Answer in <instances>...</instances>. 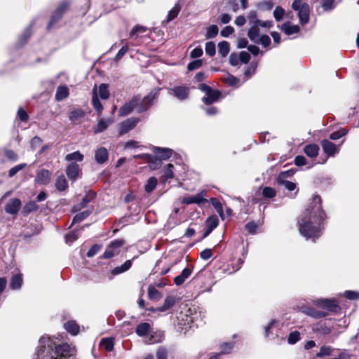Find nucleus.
Listing matches in <instances>:
<instances>
[{"instance_id":"obj_1","label":"nucleus","mask_w":359,"mask_h":359,"mask_svg":"<svg viewBox=\"0 0 359 359\" xmlns=\"http://www.w3.org/2000/svg\"><path fill=\"white\" fill-rule=\"evenodd\" d=\"M325 219L326 215L322 208L321 198L320 196L315 195L298 222L300 234L306 240L311 239L316 242L322 233L321 224Z\"/></svg>"},{"instance_id":"obj_2","label":"nucleus","mask_w":359,"mask_h":359,"mask_svg":"<svg viewBox=\"0 0 359 359\" xmlns=\"http://www.w3.org/2000/svg\"><path fill=\"white\" fill-rule=\"evenodd\" d=\"M34 359H73L74 346L67 343L57 345L54 339L42 337Z\"/></svg>"},{"instance_id":"obj_3","label":"nucleus","mask_w":359,"mask_h":359,"mask_svg":"<svg viewBox=\"0 0 359 359\" xmlns=\"http://www.w3.org/2000/svg\"><path fill=\"white\" fill-rule=\"evenodd\" d=\"M292 8L298 11L299 22L304 25L309 22L310 18V8L308 4L302 2L301 0H294L292 4Z\"/></svg>"},{"instance_id":"obj_4","label":"nucleus","mask_w":359,"mask_h":359,"mask_svg":"<svg viewBox=\"0 0 359 359\" xmlns=\"http://www.w3.org/2000/svg\"><path fill=\"white\" fill-rule=\"evenodd\" d=\"M159 88H154L142 100L140 99L136 106L137 111L138 113H142L147 111L158 98L159 95Z\"/></svg>"},{"instance_id":"obj_5","label":"nucleus","mask_w":359,"mask_h":359,"mask_svg":"<svg viewBox=\"0 0 359 359\" xmlns=\"http://www.w3.org/2000/svg\"><path fill=\"white\" fill-rule=\"evenodd\" d=\"M126 243V242L123 238H118L112 241L106 247L102 257L104 259H110L119 255Z\"/></svg>"},{"instance_id":"obj_6","label":"nucleus","mask_w":359,"mask_h":359,"mask_svg":"<svg viewBox=\"0 0 359 359\" xmlns=\"http://www.w3.org/2000/svg\"><path fill=\"white\" fill-rule=\"evenodd\" d=\"M207 196V191L205 190L201 191L200 193L194 196H185L182 198H180L178 201L182 204L190 205L197 204L199 206L203 205L208 203V201L205 198Z\"/></svg>"},{"instance_id":"obj_7","label":"nucleus","mask_w":359,"mask_h":359,"mask_svg":"<svg viewBox=\"0 0 359 359\" xmlns=\"http://www.w3.org/2000/svg\"><path fill=\"white\" fill-rule=\"evenodd\" d=\"M191 311L187 309L185 312H180L177 316V325L181 328L182 331L187 332V328L191 327V324L194 321V318L190 316Z\"/></svg>"},{"instance_id":"obj_8","label":"nucleus","mask_w":359,"mask_h":359,"mask_svg":"<svg viewBox=\"0 0 359 359\" xmlns=\"http://www.w3.org/2000/svg\"><path fill=\"white\" fill-rule=\"evenodd\" d=\"M69 5V3L67 1L61 2L51 16V19L48 25V29H50L54 23L57 22L62 18V15L67 10Z\"/></svg>"},{"instance_id":"obj_9","label":"nucleus","mask_w":359,"mask_h":359,"mask_svg":"<svg viewBox=\"0 0 359 359\" xmlns=\"http://www.w3.org/2000/svg\"><path fill=\"white\" fill-rule=\"evenodd\" d=\"M140 100V97L139 95L135 96L132 98V100L124 104L122 107H120L118 110V114L121 116H125L130 114L133 110L136 108V106L138 102Z\"/></svg>"},{"instance_id":"obj_10","label":"nucleus","mask_w":359,"mask_h":359,"mask_svg":"<svg viewBox=\"0 0 359 359\" xmlns=\"http://www.w3.org/2000/svg\"><path fill=\"white\" fill-rule=\"evenodd\" d=\"M169 93L180 100H184L188 98L189 95V88L184 86H176L169 90Z\"/></svg>"},{"instance_id":"obj_11","label":"nucleus","mask_w":359,"mask_h":359,"mask_svg":"<svg viewBox=\"0 0 359 359\" xmlns=\"http://www.w3.org/2000/svg\"><path fill=\"white\" fill-rule=\"evenodd\" d=\"M138 122L139 118L135 117L129 118L125 120L119 125V133L123 135L128 133L129 130L135 128Z\"/></svg>"},{"instance_id":"obj_12","label":"nucleus","mask_w":359,"mask_h":359,"mask_svg":"<svg viewBox=\"0 0 359 359\" xmlns=\"http://www.w3.org/2000/svg\"><path fill=\"white\" fill-rule=\"evenodd\" d=\"M247 18L248 19L250 25L258 23L259 25H262V27H264V28H270L273 25L272 21H269V20L263 21V20H259L257 18V14L255 11H250L248 13Z\"/></svg>"},{"instance_id":"obj_13","label":"nucleus","mask_w":359,"mask_h":359,"mask_svg":"<svg viewBox=\"0 0 359 359\" xmlns=\"http://www.w3.org/2000/svg\"><path fill=\"white\" fill-rule=\"evenodd\" d=\"M315 304L332 311H335L339 307L334 299H319L315 302Z\"/></svg>"},{"instance_id":"obj_14","label":"nucleus","mask_w":359,"mask_h":359,"mask_svg":"<svg viewBox=\"0 0 359 359\" xmlns=\"http://www.w3.org/2000/svg\"><path fill=\"white\" fill-rule=\"evenodd\" d=\"M95 196L96 194L94 191H88L82 198V201L74 206L73 210L74 212L81 211L82 209L86 208L88 203L91 202L95 198Z\"/></svg>"},{"instance_id":"obj_15","label":"nucleus","mask_w":359,"mask_h":359,"mask_svg":"<svg viewBox=\"0 0 359 359\" xmlns=\"http://www.w3.org/2000/svg\"><path fill=\"white\" fill-rule=\"evenodd\" d=\"M51 172L46 169H41L36 172L35 182L40 184H47L51 179Z\"/></svg>"},{"instance_id":"obj_16","label":"nucleus","mask_w":359,"mask_h":359,"mask_svg":"<svg viewBox=\"0 0 359 359\" xmlns=\"http://www.w3.org/2000/svg\"><path fill=\"white\" fill-rule=\"evenodd\" d=\"M21 201L18 198L11 199L5 207V211L11 215L17 214L20 209Z\"/></svg>"},{"instance_id":"obj_17","label":"nucleus","mask_w":359,"mask_h":359,"mask_svg":"<svg viewBox=\"0 0 359 359\" xmlns=\"http://www.w3.org/2000/svg\"><path fill=\"white\" fill-rule=\"evenodd\" d=\"M302 313L311 316L314 318H320L326 316L327 313L324 311L316 310L313 308L309 307L307 306H302L300 308Z\"/></svg>"},{"instance_id":"obj_18","label":"nucleus","mask_w":359,"mask_h":359,"mask_svg":"<svg viewBox=\"0 0 359 359\" xmlns=\"http://www.w3.org/2000/svg\"><path fill=\"white\" fill-rule=\"evenodd\" d=\"M109 157L108 150L103 147L97 149L95 153V160L99 164L104 163Z\"/></svg>"},{"instance_id":"obj_19","label":"nucleus","mask_w":359,"mask_h":359,"mask_svg":"<svg viewBox=\"0 0 359 359\" xmlns=\"http://www.w3.org/2000/svg\"><path fill=\"white\" fill-rule=\"evenodd\" d=\"M66 173L69 180H76L80 174L79 165L76 163H71L67 168Z\"/></svg>"},{"instance_id":"obj_20","label":"nucleus","mask_w":359,"mask_h":359,"mask_svg":"<svg viewBox=\"0 0 359 359\" xmlns=\"http://www.w3.org/2000/svg\"><path fill=\"white\" fill-rule=\"evenodd\" d=\"M321 145L324 152L328 156H334L338 152V147L329 140H324L321 142Z\"/></svg>"},{"instance_id":"obj_21","label":"nucleus","mask_w":359,"mask_h":359,"mask_svg":"<svg viewBox=\"0 0 359 359\" xmlns=\"http://www.w3.org/2000/svg\"><path fill=\"white\" fill-rule=\"evenodd\" d=\"M250 25V27L248 32V36L251 41L257 42V39L260 36L259 27H262V25L257 23V24H252Z\"/></svg>"},{"instance_id":"obj_22","label":"nucleus","mask_w":359,"mask_h":359,"mask_svg":"<svg viewBox=\"0 0 359 359\" xmlns=\"http://www.w3.org/2000/svg\"><path fill=\"white\" fill-rule=\"evenodd\" d=\"M281 30L287 35H292L299 32L300 28L297 25H292L287 22L281 25Z\"/></svg>"},{"instance_id":"obj_23","label":"nucleus","mask_w":359,"mask_h":359,"mask_svg":"<svg viewBox=\"0 0 359 359\" xmlns=\"http://www.w3.org/2000/svg\"><path fill=\"white\" fill-rule=\"evenodd\" d=\"M221 95V93L217 90H212L210 93L207 94L203 98V102L208 105L218 100Z\"/></svg>"},{"instance_id":"obj_24","label":"nucleus","mask_w":359,"mask_h":359,"mask_svg":"<svg viewBox=\"0 0 359 359\" xmlns=\"http://www.w3.org/2000/svg\"><path fill=\"white\" fill-rule=\"evenodd\" d=\"M176 297L174 296H168L165 299L163 306L156 308V310L159 312H164L171 309L176 303Z\"/></svg>"},{"instance_id":"obj_25","label":"nucleus","mask_w":359,"mask_h":359,"mask_svg":"<svg viewBox=\"0 0 359 359\" xmlns=\"http://www.w3.org/2000/svg\"><path fill=\"white\" fill-rule=\"evenodd\" d=\"M92 104L94 109L97 111L98 115L100 116L103 110V107L98 98L97 92L95 87H94L93 89Z\"/></svg>"},{"instance_id":"obj_26","label":"nucleus","mask_w":359,"mask_h":359,"mask_svg":"<svg viewBox=\"0 0 359 359\" xmlns=\"http://www.w3.org/2000/svg\"><path fill=\"white\" fill-rule=\"evenodd\" d=\"M112 118L100 119L96 126L94 128L95 133H100L107 128V127L113 123Z\"/></svg>"},{"instance_id":"obj_27","label":"nucleus","mask_w":359,"mask_h":359,"mask_svg":"<svg viewBox=\"0 0 359 359\" xmlns=\"http://www.w3.org/2000/svg\"><path fill=\"white\" fill-rule=\"evenodd\" d=\"M191 269L189 268H185L182 270L181 273L174 278V283L177 285H180L184 283L187 278L191 274Z\"/></svg>"},{"instance_id":"obj_28","label":"nucleus","mask_w":359,"mask_h":359,"mask_svg":"<svg viewBox=\"0 0 359 359\" xmlns=\"http://www.w3.org/2000/svg\"><path fill=\"white\" fill-rule=\"evenodd\" d=\"M154 151L163 160L168 159L172 154V150L168 148L154 147Z\"/></svg>"},{"instance_id":"obj_29","label":"nucleus","mask_w":359,"mask_h":359,"mask_svg":"<svg viewBox=\"0 0 359 359\" xmlns=\"http://www.w3.org/2000/svg\"><path fill=\"white\" fill-rule=\"evenodd\" d=\"M304 151L307 156L311 158H316L318 154L319 147L316 144H308L305 146Z\"/></svg>"},{"instance_id":"obj_30","label":"nucleus","mask_w":359,"mask_h":359,"mask_svg":"<svg viewBox=\"0 0 359 359\" xmlns=\"http://www.w3.org/2000/svg\"><path fill=\"white\" fill-rule=\"evenodd\" d=\"M132 266V260H126L123 264L119 266L115 267L111 271V274L114 276H116L124 273L129 270Z\"/></svg>"},{"instance_id":"obj_31","label":"nucleus","mask_w":359,"mask_h":359,"mask_svg":"<svg viewBox=\"0 0 359 359\" xmlns=\"http://www.w3.org/2000/svg\"><path fill=\"white\" fill-rule=\"evenodd\" d=\"M69 95V89L66 86H60L57 88L55 93V100L62 101Z\"/></svg>"},{"instance_id":"obj_32","label":"nucleus","mask_w":359,"mask_h":359,"mask_svg":"<svg viewBox=\"0 0 359 359\" xmlns=\"http://www.w3.org/2000/svg\"><path fill=\"white\" fill-rule=\"evenodd\" d=\"M151 329V325L148 323H142L139 324L136 327V334L139 337H144L147 335Z\"/></svg>"},{"instance_id":"obj_33","label":"nucleus","mask_w":359,"mask_h":359,"mask_svg":"<svg viewBox=\"0 0 359 359\" xmlns=\"http://www.w3.org/2000/svg\"><path fill=\"white\" fill-rule=\"evenodd\" d=\"M65 330L72 335H76L79 332V326L74 320H69L65 323Z\"/></svg>"},{"instance_id":"obj_34","label":"nucleus","mask_w":359,"mask_h":359,"mask_svg":"<svg viewBox=\"0 0 359 359\" xmlns=\"http://www.w3.org/2000/svg\"><path fill=\"white\" fill-rule=\"evenodd\" d=\"M22 284V275L18 273L12 276L10 283V287L13 290H18L21 287Z\"/></svg>"},{"instance_id":"obj_35","label":"nucleus","mask_w":359,"mask_h":359,"mask_svg":"<svg viewBox=\"0 0 359 359\" xmlns=\"http://www.w3.org/2000/svg\"><path fill=\"white\" fill-rule=\"evenodd\" d=\"M163 337L164 336L162 332H156L150 334L147 343L149 344L160 343L163 340Z\"/></svg>"},{"instance_id":"obj_36","label":"nucleus","mask_w":359,"mask_h":359,"mask_svg":"<svg viewBox=\"0 0 359 359\" xmlns=\"http://www.w3.org/2000/svg\"><path fill=\"white\" fill-rule=\"evenodd\" d=\"M210 203L212 205V206L215 208L217 213L219 215L222 219H224V213L223 211V207L222 203L219 202V201L217 198H211L210 199Z\"/></svg>"},{"instance_id":"obj_37","label":"nucleus","mask_w":359,"mask_h":359,"mask_svg":"<svg viewBox=\"0 0 359 359\" xmlns=\"http://www.w3.org/2000/svg\"><path fill=\"white\" fill-rule=\"evenodd\" d=\"M285 175V174L283 172L280 175L278 178V183L283 185L288 191H294L297 188L296 184L292 182L282 180V177H284Z\"/></svg>"},{"instance_id":"obj_38","label":"nucleus","mask_w":359,"mask_h":359,"mask_svg":"<svg viewBox=\"0 0 359 359\" xmlns=\"http://www.w3.org/2000/svg\"><path fill=\"white\" fill-rule=\"evenodd\" d=\"M173 168L174 166L171 163L168 164L166 167L164 168L163 174V180L164 182H166L174 177Z\"/></svg>"},{"instance_id":"obj_39","label":"nucleus","mask_w":359,"mask_h":359,"mask_svg":"<svg viewBox=\"0 0 359 359\" xmlns=\"http://www.w3.org/2000/svg\"><path fill=\"white\" fill-rule=\"evenodd\" d=\"M219 53L222 57H226L230 50L229 43L227 41H223L218 43Z\"/></svg>"},{"instance_id":"obj_40","label":"nucleus","mask_w":359,"mask_h":359,"mask_svg":"<svg viewBox=\"0 0 359 359\" xmlns=\"http://www.w3.org/2000/svg\"><path fill=\"white\" fill-rule=\"evenodd\" d=\"M85 116V112L82 109H75L70 112L69 119L72 122L77 121Z\"/></svg>"},{"instance_id":"obj_41","label":"nucleus","mask_w":359,"mask_h":359,"mask_svg":"<svg viewBox=\"0 0 359 359\" xmlns=\"http://www.w3.org/2000/svg\"><path fill=\"white\" fill-rule=\"evenodd\" d=\"M93 208L88 209L86 210H84L77 215H76L72 221V224L74 223H79L81 221H83L85 218H86L91 212H92Z\"/></svg>"},{"instance_id":"obj_42","label":"nucleus","mask_w":359,"mask_h":359,"mask_svg":"<svg viewBox=\"0 0 359 359\" xmlns=\"http://www.w3.org/2000/svg\"><path fill=\"white\" fill-rule=\"evenodd\" d=\"M218 32L219 29L217 25H210L206 29L205 39H212L218 34Z\"/></svg>"},{"instance_id":"obj_43","label":"nucleus","mask_w":359,"mask_h":359,"mask_svg":"<svg viewBox=\"0 0 359 359\" xmlns=\"http://www.w3.org/2000/svg\"><path fill=\"white\" fill-rule=\"evenodd\" d=\"M157 183L158 180L155 177H149L147 184H145V191L147 193H151L156 187Z\"/></svg>"},{"instance_id":"obj_44","label":"nucleus","mask_w":359,"mask_h":359,"mask_svg":"<svg viewBox=\"0 0 359 359\" xmlns=\"http://www.w3.org/2000/svg\"><path fill=\"white\" fill-rule=\"evenodd\" d=\"M333 348L330 346L323 345L320 347L319 352L316 354L317 357L323 358L332 354Z\"/></svg>"},{"instance_id":"obj_45","label":"nucleus","mask_w":359,"mask_h":359,"mask_svg":"<svg viewBox=\"0 0 359 359\" xmlns=\"http://www.w3.org/2000/svg\"><path fill=\"white\" fill-rule=\"evenodd\" d=\"M148 296L151 300H159L162 297L161 292L153 286L149 287Z\"/></svg>"},{"instance_id":"obj_46","label":"nucleus","mask_w":359,"mask_h":359,"mask_svg":"<svg viewBox=\"0 0 359 359\" xmlns=\"http://www.w3.org/2000/svg\"><path fill=\"white\" fill-rule=\"evenodd\" d=\"M219 223L218 218L216 215L209 217L206 220V224L208 227L209 232L215 229Z\"/></svg>"},{"instance_id":"obj_47","label":"nucleus","mask_w":359,"mask_h":359,"mask_svg":"<svg viewBox=\"0 0 359 359\" xmlns=\"http://www.w3.org/2000/svg\"><path fill=\"white\" fill-rule=\"evenodd\" d=\"M55 187L59 191H64L67 187V182L64 175L59 176L57 178Z\"/></svg>"},{"instance_id":"obj_48","label":"nucleus","mask_w":359,"mask_h":359,"mask_svg":"<svg viewBox=\"0 0 359 359\" xmlns=\"http://www.w3.org/2000/svg\"><path fill=\"white\" fill-rule=\"evenodd\" d=\"M97 95L100 97V98L106 100L109 96V92L108 90V86L104 83H102L99 86Z\"/></svg>"},{"instance_id":"obj_49","label":"nucleus","mask_w":359,"mask_h":359,"mask_svg":"<svg viewBox=\"0 0 359 359\" xmlns=\"http://www.w3.org/2000/svg\"><path fill=\"white\" fill-rule=\"evenodd\" d=\"M100 344L107 351H111L114 348V341L111 338L102 339Z\"/></svg>"},{"instance_id":"obj_50","label":"nucleus","mask_w":359,"mask_h":359,"mask_svg":"<svg viewBox=\"0 0 359 359\" xmlns=\"http://www.w3.org/2000/svg\"><path fill=\"white\" fill-rule=\"evenodd\" d=\"M300 332L298 331H293L290 333L287 337V342L290 344H294L300 340Z\"/></svg>"},{"instance_id":"obj_51","label":"nucleus","mask_w":359,"mask_h":359,"mask_svg":"<svg viewBox=\"0 0 359 359\" xmlns=\"http://www.w3.org/2000/svg\"><path fill=\"white\" fill-rule=\"evenodd\" d=\"M147 30V27L142 25H135L130 33V37L133 38L139 34L144 33Z\"/></svg>"},{"instance_id":"obj_52","label":"nucleus","mask_w":359,"mask_h":359,"mask_svg":"<svg viewBox=\"0 0 359 359\" xmlns=\"http://www.w3.org/2000/svg\"><path fill=\"white\" fill-rule=\"evenodd\" d=\"M83 158V155L81 154L79 151H75L71 154H67L65 156V160L67 161H71L73 160L81 161Z\"/></svg>"},{"instance_id":"obj_53","label":"nucleus","mask_w":359,"mask_h":359,"mask_svg":"<svg viewBox=\"0 0 359 359\" xmlns=\"http://www.w3.org/2000/svg\"><path fill=\"white\" fill-rule=\"evenodd\" d=\"M321 6L325 11H331L335 7V0H322Z\"/></svg>"},{"instance_id":"obj_54","label":"nucleus","mask_w":359,"mask_h":359,"mask_svg":"<svg viewBox=\"0 0 359 359\" xmlns=\"http://www.w3.org/2000/svg\"><path fill=\"white\" fill-rule=\"evenodd\" d=\"M285 15V10L281 6H276L273 11V17L278 22L280 21Z\"/></svg>"},{"instance_id":"obj_55","label":"nucleus","mask_w":359,"mask_h":359,"mask_svg":"<svg viewBox=\"0 0 359 359\" xmlns=\"http://www.w3.org/2000/svg\"><path fill=\"white\" fill-rule=\"evenodd\" d=\"M79 236V234L78 231H72V232L66 235V243L69 245L72 244L73 242L78 239Z\"/></svg>"},{"instance_id":"obj_56","label":"nucleus","mask_w":359,"mask_h":359,"mask_svg":"<svg viewBox=\"0 0 359 359\" xmlns=\"http://www.w3.org/2000/svg\"><path fill=\"white\" fill-rule=\"evenodd\" d=\"M205 53L209 56L212 57L215 55L216 52L215 44L212 41H209L205 43Z\"/></svg>"},{"instance_id":"obj_57","label":"nucleus","mask_w":359,"mask_h":359,"mask_svg":"<svg viewBox=\"0 0 359 359\" xmlns=\"http://www.w3.org/2000/svg\"><path fill=\"white\" fill-rule=\"evenodd\" d=\"M27 166V164L26 163H20V164H18L14 167H13L12 168H11L9 170H8V177H13L14 175H15L19 171H20L21 170H22L23 168H25V167Z\"/></svg>"},{"instance_id":"obj_58","label":"nucleus","mask_w":359,"mask_h":359,"mask_svg":"<svg viewBox=\"0 0 359 359\" xmlns=\"http://www.w3.org/2000/svg\"><path fill=\"white\" fill-rule=\"evenodd\" d=\"M273 6V2L272 0L263 1L257 4V7L262 10H271Z\"/></svg>"},{"instance_id":"obj_59","label":"nucleus","mask_w":359,"mask_h":359,"mask_svg":"<svg viewBox=\"0 0 359 359\" xmlns=\"http://www.w3.org/2000/svg\"><path fill=\"white\" fill-rule=\"evenodd\" d=\"M203 65V60L198 59L194 60L188 64L187 69L189 71H193L200 68Z\"/></svg>"},{"instance_id":"obj_60","label":"nucleus","mask_w":359,"mask_h":359,"mask_svg":"<svg viewBox=\"0 0 359 359\" xmlns=\"http://www.w3.org/2000/svg\"><path fill=\"white\" fill-rule=\"evenodd\" d=\"M180 10V7L178 4H176L168 13V21L172 20L178 15Z\"/></svg>"},{"instance_id":"obj_61","label":"nucleus","mask_w":359,"mask_h":359,"mask_svg":"<svg viewBox=\"0 0 359 359\" xmlns=\"http://www.w3.org/2000/svg\"><path fill=\"white\" fill-rule=\"evenodd\" d=\"M255 43H261L264 47H268L271 43V39L268 35L260 36Z\"/></svg>"},{"instance_id":"obj_62","label":"nucleus","mask_w":359,"mask_h":359,"mask_svg":"<svg viewBox=\"0 0 359 359\" xmlns=\"http://www.w3.org/2000/svg\"><path fill=\"white\" fill-rule=\"evenodd\" d=\"M348 131L346 129L341 128L339 130L334 132L332 134H330V138L333 140H337L346 135Z\"/></svg>"},{"instance_id":"obj_63","label":"nucleus","mask_w":359,"mask_h":359,"mask_svg":"<svg viewBox=\"0 0 359 359\" xmlns=\"http://www.w3.org/2000/svg\"><path fill=\"white\" fill-rule=\"evenodd\" d=\"M276 191L271 187H264L262 190V194L265 198H271L276 196Z\"/></svg>"},{"instance_id":"obj_64","label":"nucleus","mask_w":359,"mask_h":359,"mask_svg":"<svg viewBox=\"0 0 359 359\" xmlns=\"http://www.w3.org/2000/svg\"><path fill=\"white\" fill-rule=\"evenodd\" d=\"M38 208V205L34 201H30L25 204L24 206V212L25 213H29L31 212L36 210Z\"/></svg>"}]
</instances>
